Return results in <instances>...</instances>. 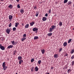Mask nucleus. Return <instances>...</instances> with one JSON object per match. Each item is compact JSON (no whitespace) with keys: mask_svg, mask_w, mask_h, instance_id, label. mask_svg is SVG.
<instances>
[{"mask_svg":"<svg viewBox=\"0 0 74 74\" xmlns=\"http://www.w3.org/2000/svg\"><path fill=\"white\" fill-rule=\"evenodd\" d=\"M52 35V33H49L48 34V36H51Z\"/></svg>","mask_w":74,"mask_h":74,"instance_id":"27","label":"nucleus"},{"mask_svg":"<svg viewBox=\"0 0 74 74\" xmlns=\"http://www.w3.org/2000/svg\"><path fill=\"white\" fill-rule=\"evenodd\" d=\"M53 67H51V70H53Z\"/></svg>","mask_w":74,"mask_h":74,"instance_id":"48","label":"nucleus"},{"mask_svg":"<svg viewBox=\"0 0 74 74\" xmlns=\"http://www.w3.org/2000/svg\"><path fill=\"white\" fill-rule=\"evenodd\" d=\"M74 56L73 55L71 58V59H74Z\"/></svg>","mask_w":74,"mask_h":74,"instance_id":"40","label":"nucleus"},{"mask_svg":"<svg viewBox=\"0 0 74 74\" xmlns=\"http://www.w3.org/2000/svg\"><path fill=\"white\" fill-rule=\"evenodd\" d=\"M29 24H27L25 26V28H28L29 27Z\"/></svg>","mask_w":74,"mask_h":74,"instance_id":"20","label":"nucleus"},{"mask_svg":"<svg viewBox=\"0 0 74 74\" xmlns=\"http://www.w3.org/2000/svg\"><path fill=\"white\" fill-rule=\"evenodd\" d=\"M17 2H19V0H16Z\"/></svg>","mask_w":74,"mask_h":74,"instance_id":"49","label":"nucleus"},{"mask_svg":"<svg viewBox=\"0 0 74 74\" xmlns=\"http://www.w3.org/2000/svg\"><path fill=\"white\" fill-rule=\"evenodd\" d=\"M74 50H73L71 51V53H74Z\"/></svg>","mask_w":74,"mask_h":74,"instance_id":"43","label":"nucleus"},{"mask_svg":"<svg viewBox=\"0 0 74 74\" xmlns=\"http://www.w3.org/2000/svg\"><path fill=\"white\" fill-rule=\"evenodd\" d=\"M67 42H65L63 44L64 47H66V46H67Z\"/></svg>","mask_w":74,"mask_h":74,"instance_id":"14","label":"nucleus"},{"mask_svg":"<svg viewBox=\"0 0 74 74\" xmlns=\"http://www.w3.org/2000/svg\"><path fill=\"white\" fill-rule=\"evenodd\" d=\"M14 52V55H16V50H15L13 51Z\"/></svg>","mask_w":74,"mask_h":74,"instance_id":"22","label":"nucleus"},{"mask_svg":"<svg viewBox=\"0 0 74 74\" xmlns=\"http://www.w3.org/2000/svg\"><path fill=\"white\" fill-rule=\"evenodd\" d=\"M2 41H3L4 40V38H2V39L1 40Z\"/></svg>","mask_w":74,"mask_h":74,"instance_id":"44","label":"nucleus"},{"mask_svg":"<svg viewBox=\"0 0 74 74\" xmlns=\"http://www.w3.org/2000/svg\"><path fill=\"white\" fill-rule=\"evenodd\" d=\"M5 0H0V1L1 2H3V1H5Z\"/></svg>","mask_w":74,"mask_h":74,"instance_id":"46","label":"nucleus"},{"mask_svg":"<svg viewBox=\"0 0 74 74\" xmlns=\"http://www.w3.org/2000/svg\"><path fill=\"white\" fill-rule=\"evenodd\" d=\"M41 60H39L38 61V64H40V63H41Z\"/></svg>","mask_w":74,"mask_h":74,"instance_id":"28","label":"nucleus"},{"mask_svg":"<svg viewBox=\"0 0 74 74\" xmlns=\"http://www.w3.org/2000/svg\"><path fill=\"white\" fill-rule=\"evenodd\" d=\"M6 32L8 34H10V32H11V30L9 29V28H7L6 30Z\"/></svg>","mask_w":74,"mask_h":74,"instance_id":"3","label":"nucleus"},{"mask_svg":"<svg viewBox=\"0 0 74 74\" xmlns=\"http://www.w3.org/2000/svg\"><path fill=\"white\" fill-rule=\"evenodd\" d=\"M34 22H32V23H30L31 26H33L34 24Z\"/></svg>","mask_w":74,"mask_h":74,"instance_id":"17","label":"nucleus"},{"mask_svg":"<svg viewBox=\"0 0 74 74\" xmlns=\"http://www.w3.org/2000/svg\"><path fill=\"white\" fill-rule=\"evenodd\" d=\"M8 7L10 8V9H12L13 7V6L12 5L10 4L8 6Z\"/></svg>","mask_w":74,"mask_h":74,"instance_id":"7","label":"nucleus"},{"mask_svg":"<svg viewBox=\"0 0 74 74\" xmlns=\"http://www.w3.org/2000/svg\"><path fill=\"white\" fill-rule=\"evenodd\" d=\"M31 62H34V59H33V58L31 60Z\"/></svg>","mask_w":74,"mask_h":74,"instance_id":"35","label":"nucleus"},{"mask_svg":"<svg viewBox=\"0 0 74 74\" xmlns=\"http://www.w3.org/2000/svg\"><path fill=\"white\" fill-rule=\"evenodd\" d=\"M13 47V45H10L9 46L7 47V48L8 49H10V48H12Z\"/></svg>","mask_w":74,"mask_h":74,"instance_id":"6","label":"nucleus"},{"mask_svg":"<svg viewBox=\"0 0 74 74\" xmlns=\"http://www.w3.org/2000/svg\"><path fill=\"white\" fill-rule=\"evenodd\" d=\"M11 42L13 45H15V41L14 40L11 41Z\"/></svg>","mask_w":74,"mask_h":74,"instance_id":"18","label":"nucleus"},{"mask_svg":"<svg viewBox=\"0 0 74 74\" xmlns=\"http://www.w3.org/2000/svg\"><path fill=\"white\" fill-rule=\"evenodd\" d=\"M26 38H22L21 39V41H23L25 40H26Z\"/></svg>","mask_w":74,"mask_h":74,"instance_id":"23","label":"nucleus"},{"mask_svg":"<svg viewBox=\"0 0 74 74\" xmlns=\"http://www.w3.org/2000/svg\"><path fill=\"white\" fill-rule=\"evenodd\" d=\"M34 10H36L37 9V6H35L34 7Z\"/></svg>","mask_w":74,"mask_h":74,"instance_id":"36","label":"nucleus"},{"mask_svg":"<svg viewBox=\"0 0 74 74\" xmlns=\"http://www.w3.org/2000/svg\"><path fill=\"white\" fill-rule=\"evenodd\" d=\"M23 12H24V10H23L21 9L20 10V12L22 14H23Z\"/></svg>","mask_w":74,"mask_h":74,"instance_id":"21","label":"nucleus"},{"mask_svg":"<svg viewBox=\"0 0 74 74\" xmlns=\"http://www.w3.org/2000/svg\"><path fill=\"white\" fill-rule=\"evenodd\" d=\"M56 26L55 25H53L51 26V28H52L53 30H54L55 29Z\"/></svg>","mask_w":74,"mask_h":74,"instance_id":"19","label":"nucleus"},{"mask_svg":"<svg viewBox=\"0 0 74 74\" xmlns=\"http://www.w3.org/2000/svg\"><path fill=\"white\" fill-rule=\"evenodd\" d=\"M47 74H49V73H47Z\"/></svg>","mask_w":74,"mask_h":74,"instance_id":"53","label":"nucleus"},{"mask_svg":"<svg viewBox=\"0 0 74 74\" xmlns=\"http://www.w3.org/2000/svg\"><path fill=\"white\" fill-rule=\"evenodd\" d=\"M41 51L42 54H44V53H45V50H44V49H43L42 50H41Z\"/></svg>","mask_w":74,"mask_h":74,"instance_id":"15","label":"nucleus"},{"mask_svg":"<svg viewBox=\"0 0 74 74\" xmlns=\"http://www.w3.org/2000/svg\"><path fill=\"white\" fill-rule=\"evenodd\" d=\"M67 55H68L67 54H66V56H67Z\"/></svg>","mask_w":74,"mask_h":74,"instance_id":"54","label":"nucleus"},{"mask_svg":"<svg viewBox=\"0 0 74 74\" xmlns=\"http://www.w3.org/2000/svg\"><path fill=\"white\" fill-rule=\"evenodd\" d=\"M59 25L60 26H62V22H60L59 23Z\"/></svg>","mask_w":74,"mask_h":74,"instance_id":"29","label":"nucleus"},{"mask_svg":"<svg viewBox=\"0 0 74 74\" xmlns=\"http://www.w3.org/2000/svg\"><path fill=\"white\" fill-rule=\"evenodd\" d=\"M12 18H13V16L11 15H10L9 16V18L10 20V21H11V20L12 19Z\"/></svg>","mask_w":74,"mask_h":74,"instance_id":"4","label":"nucleus"},{"mask_svg":"<svg viewBox=\"0 0 74 74\" xmlns=\"http://www.w3.org/2000/svg\"><path fill=\"white\" fill-rule=\"evenodd\" d=\"M32 30H33L34 32H36V31L37 32L38 31V29L36 28H34L32 29Z\"/></svg>","mask_w":74,"mask_h":74,"instance_id":"5","label":"nucleus"},{"mask_svg":"<svg viewBox=\"0 0 74 74\" xmlns=\"http://www.w3.org/2000/svg\"><path fill=\"white\" fill-rule=\"evenodd\" d=\"M38 70V68L37 67H36L35 68V71H37Z\"/></svg>","mask_w":74,"mask_h":74,"instance_id":"13","label":"nucleus"},{"mask_svg":"<svg viewBox=\"0 0 74 74\" xmlns=\"http://www.w3.org/2000/svg\"><path fill=\"white\" fill-rule=\"evenodd\" d=\"M12 25L11 24V23H10V24L9 25V27H11V26Z\"/></svg>","mask_w":74,"mask_h":74,"instance_id":"39","label":"nucleus"},{"mask_svg":"<svg viewBox=\"0 0 74 74\" xmlns=\"http://www.w3.org/2000/svg\"><path fill=\"white\" fill-rule=\"evenodd\" d=\"M46 20H47V18L44 17H43L42 19V21H45Z\"/></svg>","mask_w":74,"mask_h":74,"instance_id":"9","label":"nucleus"},{"mask_svg":"<svg viewBox=\"0 0 74 74\" xmlns=\"http://www.w3.org/2000/svg\"><path fill=\"white\" fill-rule=\"evenodd\" d=\"M47 16H48V14H47Z\"/></svg>","mask_w":74,"mask_h":74,"instance_id":"52","label":"nucleus"},{"mask_svg":"<svg viewBox=\"0 0 74 74\" xmlns=\"http://www.w3.org/2000/svg\"><path fill=\"white\" fill-rule=\"evenodd\" d=\"M34 67H33L31 69V71H32V72H33V69H34Z\"/></svg>","mask_w":74,"mask_h":74,"instance_id":"31","label":"nucleus"},{"mask_svg":"<svg viewBox=\"0 0 74 74\" xmlns=\"http://www.w3.org/2000/svg\"><path fill=\"white\" fill-rule=\"evenodd\" d=\"M73 30H74V28L73 29Z\"/></svg>","mask_w":74,"mask_h":74,"instance_id":"57","label":"nucleus"},{"mask_svg":"<svg viewBox=\"0 0 74 74\" xmlns=\"http://www.w3.org/2000/svg\"><path fill=\"white\" fill-rule=\"evenodd\" d=\"M22 58L21 56H19L18 57V60H22Z\"/></svg>","mask_w":74,"mask_h":74,"instance_id":"11","label":"nucleus"},{"mask_svg":"<svg viewBox=\"0 0 74 74\" xmlns=\"http://www.w3.org/2000/svg\"><path fill=\"white\" fill-rule=\"evenodd\" d=\"M62 50V48L60 49L59 50V52H61Z\"/></svg>","mask_w":74,"mask_h":74,"instance_id":"42","label":"nucleus"},{"mask_svg":"<svg viewBox=\"0 0 74 74\" xmlns=\"http://www.w3.org/2000/svg\"><path fill=\"white\" fill-rule=\"evenodd\" d=\"M45 16H47V13H46L45 14Z\"/></svg>","mask_w":74,"mask_h":74,"instance_id":"51","label":"nucleus"},{"mask_svg":"<svg viewBox=\"0 0 74 74\" xmlns=\"http://www.w3.org/2000/svg\"><path fill=\"white\" fill-rule=\"evenodd\" d=\"M68 1V0H64V3L65 4V3H67Z\"/></svg>","mask_w":74,"mask_h":74,"instance_id":"25","label":"nucleus"},{"mask_svg":"<svg viewBox=\"0 0 74 74\" xmlns=\"http://www.w3.org/2000/svg\"><path fill=\"white\" fill-rule=\"evenodd\" d=\"M16 74H18V73H16Z\"/></svg>","mask_w":74,"mask_h":74,"instance_id":"56","label":"nucleus"},{"mask_svg":"<svg viewBox=\"0 0 74 74\" xmlns=\"http://www.w3.org/2000/svg\"><path fill=\"white\" fill-rule=\"evenodd\" d=\"M38 38V36H35L34 38V40H37Z\"/></svg>","mask_w":74,"mask_h":74,"instance_id":"24","label":"nucleus"},{"mask_svg":"<svg viewBox=\"0 0 74 74\" xmlns=\"http://www.w3.org/2000/svg\"><path fill=\"white\" fill-rule=\"evenodd\" d=\"M71 40H72L71 39H69L68 42V43H70L71 42Z\"/></svg>","mask_w":74,"mask_h":74,"instance_id":"34","label":"nucleus"},{"mask_svg":"<svg viewBox=\"0 0 74 74\" xmlns=\"http://www.w3.org/2000/svg\"><path fill=\"white\" fill-rule=\"evenodd\" d=\"M1 36V34L0 33V36Z\"/></svg>","mask_w":74,"mask_h":74,"instance_id":"55","label":"nucleus"},{"mask_svg":"<svg viewBox=\"0 0 74 74\" xmlns=\"http://www.w3.org/2000/svg\"><path fill=\"white\" fill-rule=\"evenodd\" d=\"M54 56L55 58H58V55L57 54H55L54 55Z\"/></svg>","mask_w":74,"mask_h":74,"instance_id":"10","label":"nucleus"},{"mask_svg":"<svg viewBox=\"0 0 74 74\" xmlns=\"http://www.w3.org/2000/svg\"><path fill=\"white\" fill-rule=\"evenodd\" d=\"M0 48L1 50L4 51L5 49V47L4 46H2L1 44H0Z\"/></svg>","mask_w":74,"mask_h":74,"instance_id":"2","label":"nucleus"},{"mask_svg":"<svg viewBox=\"0 0 74 74\" xmlns=\"http://www.w3.org/2000/svg\"><path fill=\"white\" fill-rule=\"evenodd\" d=\"M6 64H5V62H3L2 64V67L3 68V70L5 71V70H6V69L8 68L7 66H5Z\"/></svg>","mask_w":74,"mask_h":74,"instance_id":"1","label":"nucleus"},{"mask_svg":"<svg viewBox=\"0 0 74 74\" xmlns=\"http://www.w3.org/2000/svg\"><path fill=\"white\" fill-rule=\"evenodd\" d=\"M15 27H18V25L19 24V23L17 22V23H15Z\"/></svg>","mask_w":74,"mask_h":74,"instance_id":"12","label":"nucleus"},{"mask_svg":"<svg viewBox=\"0 0 74 74\" xmlns=\"http://www.w3.org/2000/svg\"><path fill=\"white\" fill-rule=\"evenodd\" d=\"M23 38H25V37H26V34H23Z\"/></svg>","mask_w":74,"mask_h":74,"instance_id":"26","label":"nucleus"},{"mask_svg":"<svg viewBox=\"0 0 74 74\" xmlns=\"http://www.w3.org/2000/svg\"><path fill=\"white\" fill-rule=\"evenodd\" d=\"M74 61H73L72 62V66H73V65H74Z\"/></svg>","mask_w":74,"mask_h":74,"instance_id":"41","label":"nucleus"},{"mask_svg":"<svg viewBox=\"0 0 74 74\" xmlns=\"http://www.w3.org/2000/svg\"><path fill=\"white\" fill-rule=\"evenodd\" d=\"M23 25H24V24H23V23H22V26H23Z\"/></svg>","mask_w":74,"mask_h":74,"instance_id":"50","label":"nucleus"},{"mask_svg":"<svg viewBox=\"0 0 74 74\" xmlns=\"http://www.w3.org/2000/svg\"><path fill=\"white\" fill-rule=\"evenodd\" d=\"M71 71V69H69L68 70L67 72H68V73H70V72Z\"/></svg>","mask_w":74,"mask_h":74,"instance_id":"32","label":"nucleus"},{"mask_svg":"<svg viewBox=\"0 0 74 74\" xmlns=\"http://www.w3.org/2000/svg\"><path fill=\"white\" fill-rule=\"evenodd\" d=\"M16 27H14L13 28V31H14L16 30Z\"/></svg>","mask_w":74,"mask_h":74,"instance_id":"30","label":"nucleus"},{"mask_svg":"<svg viewBox=\"0 0 74 74\" xmlns=\"http://www.w3.org/2000/svg\"><path fill=\"white\" fill-rule=\"evenodd\" d=\"M17 8H21V6H19V4L17 5Z\"/></svg>","mask_w":74,"mask_h":74,"instance_id":"33","label":"nucleus"},{"mask_svg":"<svg viewBox=\"0 0 74 74\" xmlns=\"http://www.w3.org/2000/svg\"><path fill=\"white\" fill-rule=\"evenodd\" d=\"M71 4V2H69L68 3V5H69L70 4Z\"/></svg>","mask_w":74,"mask_h":74,"instance_id":"38","label":"nucleus"},{"mask_svg":"<svg viewBox=\"0 0 74 74\" xmlns=\"http://www.w3.org/2000/svg\"><path fill=\"white\" fill-rule=\"evenodd\" d=\"M49 13H51V10H50L49 11Z\"/></svg>","mask_w":74,"mask_h":74,"instance_id":"47","label":"nucleus"},{"mask_svg":"<svg viewBox=\"0 0 74 74\" xmlns=\"http://www.w3.org/2000/svg\"><path fill=\"white\" fill-rule=\"evenodd\" d=\"M17 44H18V42L16 41L15 42V45H16Z\"/></svg>","mask_w":74,"mask_h":74,"instance_id":"45","label":"nucleus"},{"mask_svg":"<svg viewBox=\"0 0 74 74\" xmlns=\"http://www.w3.org/2000/svg\"><path fill=\"white\" fill-rule=\"evenodd\" d=\"M23 61L22 60H19V64H21L22 63H23Z\"/></svg>","mask_w":74,"mask_h":74,"instance_id":"8","label":"nucleus"},{"mask_svg":"<svg viewBox=\"0 0 74 74\" xmlns=\"http://www.w3.org/2000/svg\"><path fill=\"white\" fill-rule=\"evenodd\" d=\"M53 29L52 28H50L49 29V32H51L52 31V30Z\"/></svg>","mask_w":74,"mask_h":74,"instance_id":"37","label":"nucleus"},{"mask_svg":"<svg viewBox=\"0 0 74 74\" xmlns=\"http://www.w3.org/2000/svg\"><path fill=\"white\" fill-rule=\"evenodd\" d=\"M38 14H39V12L37 11L36 12V17L38 16Z\"/></svg>","mask_w":74,"mask_h":74,"instance_id":"16","label":"nucleus"}]
</instances>
